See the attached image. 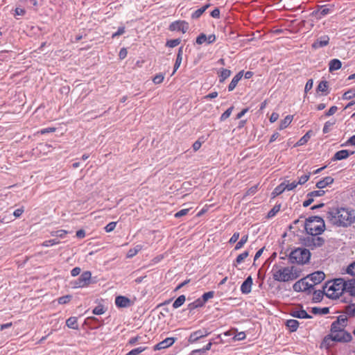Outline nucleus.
<instances>
[{
  "instance_id": "nucleus-37",
  "label": "nucleus",
  "mask_w": 355,
  "mask_h": 355,
  "mask_svg": "<svg viewBox=\"0 0 355 355\" xmlns=\"http://www.w3.org/2000/svg\"><path fill=\"white\" fill-rule=\"evenodd\" d=\"M248 236L245 235L241 237V240L236 244L234 250H238L241 249L248 241Z\"/></svg>"
},
{
  "instance_id": "nucleus-6",
  "label": "nucleus",
  "mask_w": 355,
  "mask_h": 355,
  "mask_svg": "<svg viewBox=\"0 0 355 355\" xmlns=\"http://www.w3.org/2000/svg\"><path fill=\"white\" fill-rule=\"evenodd\" d=\"M311 253L309 250L298 248L291 252L289 259L292 263L304 264L309 261Z\"/></svg>"
},
{
  "instance_id": "nucleus-18",
  "label": "nucleus",
  "mask_w": 355,
  "mask_h": 355,
  "mask_svg": "<svg viewBox=\"0 0 355 355\" xmlns=\"http://www.w3.org/2000/svg\"><path fill=\"white\" fill-rule=\"evenodd\" d=\"M355 290V278L349 280H345V292L349 293L350 295L354 296V291Z\"/></svg>"
},
{
  "instance_id": "nucleus-59",
  "label": "nucleus",
  "mask_w": 355,
  "mask_h": 355,
  "mask_svg": "<svg viewBox=\"0 0 355 355\" xmlns=\"http://www.w3.org/2000/svg\"><path fill=\"white\" fill-rule=\"evenodd\" d=\"M124 33H125V28L123 26L119 27L118 28V31L112 34V38L116 37L118 36L123 35Z\"/></svg>"
},
{
  "instance_id": "nucleus-26",
  "label": "nucleus",
  "mask_w": 355,
  "mask_h": 355,
  "mask_svg": "<svg viewBox=\"0 0 355 355\" xmlns=\"http://www.w3.org/2000/svg\"><path fill=\"white\" fill-rule=\"evenodd\" d=\"M335 341L332 336H331V334L327 335L322 340L320 347L321 348H329L331 345V342Z\"/></svg>"
},
{
  "instance_id": "nucleus-50",
  "label": "nucleus",
  "mask_w": 355,
  "mask_h": 355,
  "mask_svg": "<svg viewBox=\"0 0 355 355\" xmlns=\"http://www.w3.org/2000/svg\"><path fill=\"white\" fill-rule=\"evenodd\" d=\"M310 175L311 173H307L306 174H304L300 177L299 180L297 181L299 184H304V183H306L309 180Z\"/></svg>"
},
{
  "instance_id": "nucleus-31",
  "label": "nucleus",
  "mask_w": 355,
  "mask_h": 355,
  "mask_svg": "<svg viewBox=\"0 0 355 355\" xmlns=\"http://www.w3.org/2000/svg\"><path fill=\"white\" fill-rule=\"evenodd\" d=\"M209 6H210L209 4H206L204 6H202V8L196 10L191 15V17L193 19H198V18H199L203 14V12L209 7Z\"/></svg>"
},
{
  "instance_id": "nucleus-51",
  "label": "nucleus",
  "mask_w": 355,
  "mask_h": 355,
  "mask_svg": "<svg viewBox=\"0 0 355 355\" xmlns=\"http://www.w3.org/2000/svg\"><path fill=\"white\" fill-rule=\"evenodd\" d=\"M298 184H299V183L296 181H293L291 183H289L288 181H286V190H288V191L293 190L295 188L297 187V186Z\"/></svg>"
},
{
  "instance_id": "nucleus-56",
  "label": "nucleus",
  "mask_w": 355,
  "mask_h": 355,
  "mask_svg": "<svg viewBox=\"0 0 355 355\" xmlns=\"http://www.w3.org/2000/svg\"><path fill=\"white\" fill-rule=\"evenodd\" d=\"M164 76L162 73L157 74L153 79L155 84H160L164 80Z\"/></svg>"
},
{
  "instance_id": "nucleus-27",
  "label": "nucleus",
  "mask_w": 355,
  "mask_h": 355,
  "mask_svg": "<svg viewBox=\"0 0 355 355\" xmlns=\"http://www.w3.org/2000/svg\"><path fill=\"white\" fill-rule=\"evenodd\" d=\"M293 317L297 318H311V316L309 315L306 311L304 310H296L294 311L292 314Z\"/></svg>"
},
{
  "instance_id": "nucleus-21",
  "label": "nucleus",
  "mask_w": 355,
  "mask_h": 355,
  "mask_svg": "<svg viewBox=\"0 0 355 355\" xmlns=\"http://www.w3.org/2000/svg\"><path fill=\"white\" fill-rule=\"evenodd\" d=\"M243 77V71L239 72L232 80L230 82L229 86H228V90L230 92L234 89V88L236 87L238 83Z\"/></svg>"
},
{
  "instance_id": "nucleus-45",
  "label": "nucleus",
  "mask_w": 355,
  "mask_h": 355,
  "mask_svg": "<svg viewBox=\"0 0 355 355\" xmlns=\"http://www.w3.org/2000/svg\"><path fill=\"white\" fill-rule=\"evenodd\" d=\"M60 241L57 239H51L48 241H45L42 243V246L43 247H49L54 245L59 244Z\"/></svg>"
},
{
  "instance_id": "nucleus-38",
  "label": "nucleus",
  "mask_w": 355,
  "mask_h": 355,
  "mask_svg": "<svg viewBox=\"0 0 355 355\" xmlns=\"http://www.w3.org/2000/svg\"><path fill=\"white\" fill-rule=\"evenodd\" d=\"M345 313L351 317L355 316V304H352L346 306Z\"/></svg>"
},
{
  "instance_id": "nucleus-17",
  "label": "nucleus",
  "mask_w": 355,
  "mask_h": 355,
  "mask_svg": "<svg viewBox=\"0 0 355 355\" xmlns=\"http://www.w3.org/2000/svg\"><path fill=\"white\" fill-rule=\"evenodd\" d=\"M307 241L309 242V246L313 247H320L323 245L324 240L323 238L318 236H312L311 238L308 239Z\"/></svg>"
},
{
  "instance_id": "nucleus-14",
  "label": "nucleus",
  "mask_w": 355,
  "mask_h": 355,
  "mask_svg": "<svg viewBox=\"0 0 355 355\" xmlns=\"http://www.w3.org/2000/svg\"><path fill=\"white\" fill-rule=\"evenodd\" d=\"M354 151H349L348 150H341L336 152L332 157V161H338L347 159L349 155H353Z\"/></svg>"
},
{
  "instance_id": "nucleus-49",
  "label": "nucleus",
  "mask_w": 355,
  "mask_h": 355,
  "mask_svg": "<svg viewBox=\"0 0 355 355\" xmlns=\"http://www.w3.org/2000/svg\"><path fill=\"white\" fill-rule=\"evenodd\" d=\"M214 295V291H209V292H207V293H205L202 296V301L204 302V303L205 304L207 300H209V299L212 298Z\"/></svg>"
},
{
  "instance_id": "nucleus-42",
  "label": "nucleus",
  "mask_w": 355,
  "mask_h": 355,
  "mask_svg": "<svg viewBox=\"0 0 355 355\" xmlns=\"http://www.w3.org/2000/svg\"><path fill=\"white\" fill-rule=\"evenodd\" d=\"M180 42H181L180 39H174V40H168L166 42V46L168 47H170V48H173V47H175L178 45H179L180 44Z\"/></svg>"
},
{
  "instance_id": "nucleus-30",
  "label": "nucleus",
  "mask_w": 355,
  "mask_h": 355,
  "mask_svg": "<svg viewBox=\"0 0 355 355\" xmlns=\"http://www.w3.org/2000/svg\"><path fill=\"white\" fill-rule=\"evenodd\" d=\"M143 248L141 245H137L133 248H131L128 250L127 253V257L132 258L135 256L139 251H141Z\"/></svg>"
},
{
  "instance_id": "nucleus-36",
  "label": "nucleus",
  "mask_w": 355,
  "mask_h": 355,
  "mask_svg": "<svg viewBox=\"0 0 355 355\" xmlns=\"http://www.w3.org/2000/svg\"><path fill=\"white\" fill-rule=\"evenodd\" d=\"M355 97V88L351 89L346 92H345L343 95V99L344 100H349Z\"/></svg>"
},
{
  "instance_id": "nucleus-39",
  "label": "nucleus",
  "mask_w": 355,
  "mask_h": 355,
  "mask_svg": "<svg viewBox=\"0 0 355 355\" xmlns=\"http://www.w3.org/2000/svg\"><path fill=\"white\" fill-rule=\"evenodd\" d=\"M281 205H275L268 213V218H272L274 217L277 213H278L280 210Z\"/></svg>"
},
{
  "instance_id": "nucleus-32",
  "label": "nucleus",
  "mask_w": 355,
  "mask_h": 355,
  "mask_svg": "<svg viewBox=\"0 0 355 355\" xmlns=\"http://www.w3.org/2000/svg\"><path fill=\"white\" fill-rule=\"evenodd\" d=\"M311 130L308 131L300 140L296 143V146H303L308 142L311 138Z\"/></svg>"
},
{
  "instance_id": "nucleus-35",
  "label": "nucleus",
  "mask_w": 355,
  "mask_h": 355,
  "mask_svg": "<svg viewBox=\"0 0 355 355\" xmlns=\"http://www.w3.org/2000/svg\"><path fill=\"white\" fill-rule=\"evenodd\" d=\"M231 75V71L227 69H222L220 73V82H223Z\"/></svg>"
},
{
  "instance_id": "nucleus-60",
  "label": "nucleus",
  "mask_w": 355,
  "mask_h": 355,
  "mask_svg": "<svg viewBox=\"0 0 355 355\" xmlns=\"http://www.w3.org/2000/svg\"><path fill=\"white\" fill-rule=\"evenodd\" d=\"M338 110V107L335 105L331 106L329 110L325 113V116H329L336 113V112Z\"/></svg>"
},
{
  "instance_id": "nucleus-47",
  "label": "nucleus",
  "mask_w": 355,
  "mask_h": 355,
  "mask_svg": "<svg viewBox=\"0 0 355 355\" xmlns=\"http://www.w3.org/2000/svg\"><path fill=\"white\" fill-rule=\"evenodd\" d=\"M71 299V295H67L60 297L58 299V302L60 304H64L68 303Z\"/></svg>"
},
{
  "instance_id": "nucleus-11",
  "label": "nucleus",
  "mask_w": 355,
  "mask_h": 355,
  "mask_svg": "<svg viewBox=\"0 0 355 355\" xmlns=\"http://www.w3.org/2000/svg\"><path fill=\"white\" fill-rule=\"evenodd\" d=\"M324 277L325 275L322 271H317L306 276V278H309V280L313 287H314L315 285L320 284Z\"/></svg>"
},
{
  "instance_id": "nucleus-54",
  "label": "nucleus",
  "mask_w": 355,
  "mask_h": 355,
  "mask_svg": "<svg viewBox=\"0 0 355 355\" xmlns=\"http://www.w3.org/2000/svg\"><path fill=\"white\" fill-rule=\"evenodd\" d=\"M189 211V209H183L180 210L179 211L176 212L174 215V216L177 218H179L182 216H184L187 215Z\"/></svg>"
},
{
  "instance_id": "nucleus-40",
  "label": "nucleus",
  "mask_w": 355,
  "mask_h": 355,
  "mask_svg": "<svg viewBox=\"0 0 355 355\" xmlns=\"http://www.w3.org/2000/svg\"><path fill=\"white\" fill-rule=\"evenodd\" d=\"M335 124V121H327L324 125V127H323V129H322V132L324 134H327V133H329L331 130V128L332 126Z\"/></svg>"
},
{
  "instance_id": "nucleus-41",
  "label": "nucleus",
  "mask_w": 355,
  "mask_h": 355,
  "mask_svg": "<svg viewBox=\"0 0 355 355\" xmlns=\"http://www.w3.org/2000/svg\"><path fill=\"white\" fill-rule=\"evenodd\" d=\"M67 234V231L64 230H60L55 232H51V235L53 236H58L60 238H64L66 234Z\"/></svg>"
},
{
  "instance_id": "nucleus-23",
  "label": "nucleus",
  "mask_w": 355,
  "mask_h": 355,
  "mask_svg": "<svg viewBox=\"0 0 355 355\" xmlns=\"http://www.w3.org/2000/svg\"><path fill=\"white\" fill-rule=\"evenodd\" d=\"M182 53H183V47L181 46L178 49V55H177L175 63L174 64V70H173V72L172 75H173L175 73V72L177 71V69L180 67V66L181 64L182 60Z\"/></svg>"
},
{
  "instance_id": "nucleus-63",
  "label": "nucleus",
  "mask_w": 355,
  "mask_h": 355,
  "mask_svg": "<svg viewBox=\"0 0 355 355\" xmlns=\"http://www.w3.org/2000/svg\"><path fill=\"white\" fill-rule=\"evenodd\" d=\"M313 80L310 79L309 80L306 85H305V87H304V91L305 92H309V90H311L313 87Z\"/></svg>"
},
{
  "instance_id": "nucleus-8",
  "label": "nucleus",
  "mask_w": 355,
  "mask_h": 355,
  "mask_svg": "<svg viewBox=\"0 0 355 355\" xmlns=\"http://www.w3.org/2000/svg\"><path fill=\"white\" fill-rule=\"evenodd\" d=\"M293 288L296 292L310 293L311 290L313 288V287L312 286L311 282H309V278H306V277L296 282L293 284Z\"/></svg>"
},
{
  "instance_id": "nucleus-25",
  "label": "nucleus",
  "mask_w": 355,
  "mask_h": 355,
  "mask_svg": "<svg viewBox=\"0 0 355 355\" xmlns=\"http://www.w3.org/2000/svg\"><path fill=\"white\" fill-rule=\"evenodd\" d=\"M293 116L292 115H287L283 120L281 121L279 124V130H284L287 128L293 121Z\"/></svg>"
},
{
  "instance_id": "nucleus-12",
  "label": "nucleus",
  "mask_w": 355,
  "mask_h": 355,
  "mask_svg": "<svg viewBox=\"0 0 355 355\" xmlns=\"http://www.w3.org/2000/svg\"><path fill=\"white\" fill-rule=\"evenodd\" d=\"M175 341V338L168 337L155 345L153 347L155 351L161 350L171 347Z\"/></svg>"
},
{
  "instance_id": "nucleus-55",
  "label": "nucleus",
  "mask_w": 355,
  "mask_h": 355,
  "mask_svg": "<svg viewBox=\"0 0 355 355\" xmlns=\"http://www.w3.org/2000/svg\"><path fill=\"white\" fill-rule=\"evenodd\" d=\"M346 272L348 274L355 276V261L347 266Z\"/></svg>"
},
{
  "instance_id": "nucleus-46",
  "label": "nucleus",
  "mask_w": 355,
  "mask_h": 355,
  "mask_svg": "<svg viewBox=\"0 0 355 355\" xmlns=\"http://www.w3.org/2000/svg\"><path fill=\"white\" fill-rule=\"evenodd\" d=\"M105 310L104 306L103 305H98L93 309L92 313L94 315H102L105 313Z\"/></svg>"
},
{
  "instance_id": "nucleus-28",
  "label": "nucleus",
  "mask_w": 355,
  "mask_h": 355,
  "mask_svg": "<svg viewBox=\"0 0 355 355\" xmlns=\"http://www.w3.org/2000/svg\"><path fill=\"white\" fill-rule=\"evenodd\" d=\"M66 325L73 329H78V325L77 322V318L76 317H70L66 321Z\"/></svg>"
},
{
  "instance_id": "nucleus-16",
  "label": "nucleus",
  "mask_w": 355,
  "mask_h": 355,
  "mask_svg": "<svg viewBox=\"0 0 355 355\" xmlns=\"http://www.w3.org/2000/svg\"><path fill=\"white\" fill-rule=\"evenodd\" d=\"M334 8L331 6L323 5L321 6L316 11V15L320 17H322L329 13H331Z\"/></svg>"
},
{
  "instance_id": "nucleus-10",
  "label": "nucleus",
  "mask_w": 355,
  "mask_h": 355,
  "mask_svg": "<svg viewBox=\"0 0 355 355\" xmlns=\"http://www.w3.org/2000/svg\"><path fill=\"white\" fill-rule=\"evenodd\" d=\"M210 334V332L205 329H199L196 331H193L191 334L189 338V342L191 343H193L197 342L200 338L207 336Z\"/></svg>"
},
{
  "instance_id": "nucleus-53",
  "label": "nucleus",
  "mask_w": 355,
  "mask_h": 355,
  "mask_svg": "<svg viewBox=\"0 0 355 355\" xmlns=\"http://www.w3.org/2000/svg\"><path fill=\"white\" fill-rule=\"evenodd\" d=\"M211 345H212V343L209 342L205 347H203L202 349H196V350L193 351V353H196V352L205 353V352H207V351H208V350H209L211 349Z\"/></svg>"
},
{
  "instance_id": "nucleus-48",
  "label": "nucleus",
  "mask_w": 355,
  "mask_h": 355,
  "mask_svg": "<svg viewBox=\"0 0 355 355\" xmlns=\"http://www.w3.org/2000/svg\"><path fill=\"white\" fill-rule=\"evenodd\" d=\"M328 83L327 81H321L318 85V90L322 92H324L327 90Z\"/></svg>"
},
{
  "instance_id": "nucleus-15",
  "label": "nucleus",
  "mask_w": 355,
  "mask_h": 355,
  "mask_svg": "<svg viewBox=\"0 0 355 355\" xmlns=\"http://www.w3.org/2000/svg\"><path fill=\"white\" fill-rule=\"evenodd\" d=\"M252 286V279L251 276H249L246 278V279L243 282L241 286V291L243 294H248L251 292Z\"/></svg>"
},
{
  "instance_id": "nucleus-34",
  "label": "nucleus",
  "mask_w": 355,
  "mask_h": 355,
  "mask_svg": "<svg viewBox=\"0 0 355 355\" xmlns=\"http://www.w3.org/2000/svg\"><path fill=\"white\" fill-rule=\"evenodd\" d=\"M186 297L184 295H180L173 302V307L178 309L185 302Z\"/></svg>"
},
{
  "instance_id": "nucleus-33",
  "label": "nucleus",
  "mask_w": 355,
  "mask_h": 355,
  "mask_svg": "<svg viewBox=\"0 0 355 355\" xmlns=\"http://www.w3.org/2000/svg\"><path fill=\"white\" fill-rule=\"evenodd\" d=\"M249 255L248 251H245L240 254L236 259L235 263H233L234 266H236L237 264L241 263Z\"/></svg>"
},
{
  "instance_id": "nucleus-29",
  "label": "nucleus",
  "mask_w": 355,
  "mask_h": 355,
  "mask_svg": "<svg viewBox=\"0 0 355 355\" xmlns=\"http://www.w3.org/2000/svg\"><path fill=\"white\" fill-rule=\"evenodd\" d=\"M285 190H286V181L281 183L279 185H278L272 191V194L273 196H277L282 193Z\"/></svg>"
},
{
  "instance_id": "nucleus-20",
  "label": "nucleus",
  "mask_w": 355,
  "mask_h": 355,
  "mask_svg": "<svg viewBox=\"0 0 355 355\" xmlns=\"http://www.w3.org/2000/svg\"><path fill=\"white\" fill-rule=\"evenodd\" d=\"M334 180L331 176H327L324 178L322 180L318 181L316 183V187L322 189L325 188L327 186L331 184L334 182Z\"/></svg>"
},
{
  "instance_id": "nucleus-19",
  "label": "nucleus",
  "mask_w": 355,
  "mask_h": 355,
  "mask_svg": "<svg viewBox=\"0 0 355 355\" xmlns=\"http://www.w3.org/2000/svg\"><path fill=\"white\" fill-rule=\"evenodd\" d=\"M115 304L118 307H128L130 304V300L125 296H118L115 298Z\"/></svg>"
},
{
  "instance_id": "nucleus-2",
  "label": "nucleus",
  "mask_w": 355,
  "mask_h": 355,
  "mask_svg": "<svg viewBox=\"0 0 355 355\" xmlns=\"http://www.w3.org/2000/svg\"><path fill=\"white\" fill-rule=\"evenodd\" d=\"M301 272L297 266H284L280 264L273 265L271 270L273 279L279 282L293 281L300 277Z\"/></svg>"
},
{
  "instance_id": "nucleus-7",
  "label": "nucleus",
  "mask_w": 355,
  "mask_h": 355,
  "mask_svg": "<svg viewBox=\"0 0 355 355\" xmlns=\"http://www.w3.org/2000/svg\"><path fill=\"white\" fill-rule=\"evenodd\" d=\"M92 273L89 271L83 272L81 275L76 280L71 282L73 288H84L89 286L91 283Z\"/></svg>"
},
{
  "instance_id": "nucleus-13",
  "label": "nucleus",
  "mask_w": 355,
  "mask_h": 355,
  "mask_svg": "<svg viewBox=\"0 0 355 355\" xmlns=\"http://www.w3.org/2000/svg\"><path fill=\"white\" fill-rule=\"evenodd\" d=\"M329 37L328 35H322L318 38L312 44V48L317 49L329 44Z\"/></svg>"
},
{
  "instance_id": "nucleus-52",
  "label": "nucleus",
  "mask_w": 355,
  "mask_h": 355,
  "mask_svg": "<svg viewBox=\"0 0 355 355\" xmlns=\"http://www.w3.org/2000/svg\"><path fill=\"white\" fill-rule=\"evenodd\" d=\"M207 42V35L204 33L200 34L196 38V43L198 44H202Z\"/></svg>"
},
{
  "instance_id": "nucleus-4",
  "label": "nucleus",
  "mask_w": 355,
  "mask_h": 355,
  "mask_svg": "<svg viewBox=\"0 0 355 355\" xmlns=\"http://www.w3.org/2000/svg\"><path fill=\"white\" fill-rule=\"evenodd\" d=\"M345 292V279L343 278L329 281L323 286V293L331 299L338 298Z\"/></svg>"
},
{
  "instance_id": "nucleus-58",
  "label": "nucleus",
  "mask_w": 355,
  "mask_h": 355,
  "mask_svg": "<svg viewBox=\"0 0 355 355\" xmlns=\"http://www.w3.org/2000/svg\"><path fill=\"white\" fill-rule=\"evenodd\" d=\"M355 146V135L351 137L345 144H342V146Z\"/></svg>"
},
{
  "instance_id": "nucleus-64",
  "label": "nucleus",
  "mask_w": 355,
  "mask_h": 355,
  "mask_svg": "<svg viewBox=\"0 0 355 355\" xmlns=\"http://www.w3.org/2000/svg\"><path fill=\"white\" fill-rule=\"evenodd\" d=\"M81 269L79 267H75L71 270L72 277H76L80 273Z\"/></svg>"
},
{
  "instance_id": "nucleus-61",
  "label": "nucleus",
  "mask_w": 355,
  "mask_h": 355,
  "mask_svg": "<svg viewBox=\"0 0 355 355\" xmlns=\"http://www.w3.org/2000/svg\"><path fill=\"white\" fill-rule=\"evenodd\" d=\"M240 234L239 232H234L232 237L230 238L229 243H236L238 239H239Z\"/></svg>"
},
{
  "instance_id": "nucleus-62",
  "label": "nucleus",
  "mask_w": 355,
  "mask_h": 355,
  "mask_svg": "<svg viewBox=\"0 0 355 355\" xmlns=\"http://www.w3.org/2000/svg\"><path fill=\"white\" fill-rule=\"evenodd\" d=\"M141 339V337L137 336H135V337H132L131 338L129 341H128V343L131 345H136L137 343H139V341Z\"/></svg>"
},
{
  "instance_id": "nucleus-43",
  "label": "nucleus",
  "mask_w": 355,
  "mask_h": 355,
  "mask_svg": "<svg viewBox=\"0 0 355 355\" xmlns=\"http://www.w3.org/2000/svg\"><path fill=\"white\" fill-rule=\"evenodd\" d=\"M233 109H234V107H232V106L229 107L224 113L222 114V115L220 117V120L221 121H223L226 120L227 118H229L232 112Z\"/></svg>"
},
{
  "instance_id": "nucleus-44",
  "label": "nucleus",
  "mask_w": 355,
  "mask_h": 355,
  "mask_svg": "<svg viewBox=\"0 0 355 355\" xmlns=\"http://www.w3.org/2000/svg\"><path fill=\"white\" fill-rule=\"evenodd\" d=\"M324 194V191L320 189L317 191H313L307 194V197H313V198L315 197H320Z\"/></svg>"
},
{
  "instance_id": "nucleus-5",
  "label": "nucleus",
  "mask_w": 355,
  "mask_h": 355,
  "mask_svg": "<svg viewBox=\"0 0 355 355\" xmlns=\"http://www.w3.org/2000/svg\"><path fill=\"white\" fill-rule=\"evenodd\" d=\"M304 227L307 234L319 236L324 231V221L320 216H311L306 219Z\"/></svg>"
},
{
  "instance_id": "nucleus-9",
  "label": "nucleus",
  "mask_w": 355,
  "mask_h": 355,
  "mask_svg": "<svg viewBox=\"0 0 355 355\" xmlns=\"http://www.w3.org/2000/svg\"><path fill=\"white\" fill-rule=\"evenodd\" d=\"M169 30L171 31H181L185 33L189 30V24L185 21H175L171 24Z\"/></svg>"
},
{
  "instance_id": "nucleus-57",
  "label": "nucleus",
  "mask_w": 355,
  "mask_h": 355,
  "mask_svg": "<svg viewBox=\"0 0 355 355\" xmlns=\"http://www.w3.org/2000/svg\"><path fill=\"white\" fill-rule=\"evenodd\" d=\"M116 226V222H110L105 227V230L107 232H111L115 229Z\"/></svg>"
},
{
  "instance_id": "nucleus-1",
  "label": "nucleus",
  "mask_w": 355,
  "mask_h": 355,
  "mask_svg": "<svg viewBox=\"0 0 355 355\" xmlns=\"http://www.w3.org/2000/svg\"><path fill=\"white\" fill-rule=\"evenodd\" d=\"M327 218L336 226L347 227L355 221V214L347 208H334L327 212Z\"/></svg>"
},
{
  "instance_id": "nucleus-3",
  "label": "nucleus",
  "mask_w": 355,
  "mask_h": 355,
  "mask_svg": "<svg viewBox=\"0 0 355 355\" xmlns=\"http://www.w3.org/2000/svg\"><path fill=\"white\" fill-rule=\"evenodd\" d=\"M347 324L345 315H340L331 325V336L336 342L347 343L352 340V336L345 330Z\"/></svg>"
},
{
  "instance_id": "nucleus-24",
  "label": "nucleus",
  "mask_w": 355,
  "mask_h": 355,
  "mask_svg": "<svg viewBox=\"0 0 355 355\" xmlns=\"http://www.w3.org/2000/svg\"><path fill=\"white\" fill-rule=\"evenodd\" d=\"M286 324L291 332H294L297 331L299 327V322L296 320L291 319L286 321Z\"/></svg>"
},
{
  "instance_id": "nucleus-22",
  "label": "nucleus",
  "mask_w": 355,
  "mask_h": 355,
  "mask_svg": "<svg viewBox=\"0 0 355 355\" xmlns=\"http://www.w3.org/2000/svg\"><path fill=\"white\" fill-rule=\"evenodd\" d=\"M342 67V63L338 59H333L329 63V70L330 72L338 70Z\"/></svg>"
}]
</instances>
